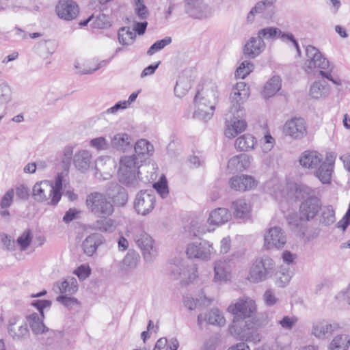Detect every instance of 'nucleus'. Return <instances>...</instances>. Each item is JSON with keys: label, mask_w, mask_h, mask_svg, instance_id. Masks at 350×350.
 Instances as JSON below:
<instances>
[{"label": "nucleus", "mask_w": 350, "mask_h": 350, "mask_svg": "<svg viewBox=\"0 0 350 350\" xmlns=\"http://www.w3.org/2000/svg\"><path fill=\"white\" fill-rule=\"evenodd\" d=\"M165 271L167 274L172 280H182L183 275H185L184 270L176 264L168 263L166 265Z\"/></svg>", "instance_id": "de8ad7c7"}, {"label": "nucleus", "mask_w": 350, "mask_h": 350, "mask_svg": "<svg viewBox=\"0 0 350 350\" xmlns=\"http://www.w3.org/2000/svg\"><path fill=\"white\" fill-rule=\"evenodd\" d=\"M103 237L98 233H93L83 241L82 247L85 254L91 256L96 251L99 245L103 243Z\"/></svg>", "instance_id": "a878e982"}, {"label": "nucleus", "mask_w": 350, "mask_h": 350, "mask_svg": "<svg viewBox=\"0 0 350 350\" xmlns=\"http://www.w3.org/2000/svg\"><path fill=\"white\" fill-rule=\"evenodd\" d=\"M274 13L275 6H271L260 0L258 1L250 11L247 16V21L250 23L254 22L256 14H260L263 18H271Z\"/></svg>", "instance_id": "a211bd4d"}, {"label": "nucleus", "mask_w": 350, "mask_h": 350, "mask_svg": "<svg viewBox=\"0 0 350 350\" xmlns=\"http://www.w3.org/2000/svg\"><path fill=\"white\" fill-rule=\"evenodd\" d=\"M334 159H327L323 161L314 170V174L323 184H329L331 182L334 168Z\"/></svg>", "instance_id": "b1692460"}, {"label": "nucleus", "mask_w": 350, "mask_h": 350, "mask_svg": "<svg viewBox=\"0 0 350 350\" xmlns=\"http://www.w3.org/2000/svg\"><path fill=\"white\" fill-rule=\"evenodd\" d=\"M52 182L43 180L36 183L32 189V197L38 202L47 203L53 196Z\"/></svg>", "instance_id": "f3484780"}, {"label": "nucleus", "mask_w": 350, "mask_h": 350, "mask_svg": "<svg viewBox=\"0 0 350 350\" xmlns=\"http://www.w3.org/2000/svg\"><path fill=\"white\" fill-rule=\"evenodd\" d=\"M265 46V42L261 38L252 37L245 44L243 54L245 57L254 59L261 53Z\"/></svg>", "instance_id": "4be33fe9"}, {"label": "nucleus", "mask_w": 350, "mask_h": 350, "mask_svg": "<svg viewBox=\"0 0 350 350\" xmlns=\"http://www.w3.org/2000/svg\"><path fill=\"white\" fill-rule=\"evenodd\" d=\"M319 222L325 226H329L336 221L335 211L332 206H321Z\"/></svg>", "instance_id": "4c0bfd02"}, {"label": "nucleus", "mask_w": 350, "mask_h": 350, "mask_svg": "<svg viewBox=\"0 0 350 350\" xmlns=\"http://www.w3.org/2000/svg\"><path fill=\"white\" fill-rule=\"evenodd\" d=\"M135 12L141 19H146L148 16L146 6L144 4V0H135Z\"/></svg>", "instance_id": "13d9d810"}, {"label": "nucleus", "mask_w": 350, "mask_h": 350, "mask_svg": "<svg viewBox=\"0 0 350 350\" xmlns=\"http://www.w3.org/2000/svg\"><path fill=\"white\" fill-rule=\"evenodd\" d=\"M297 258V255L292 253L288 250H285L282 254V259L284 263L290 265L295 263V260Z\"/></svg>", "instance_id": "774afa93"}, {"label": "nucleus", "mask_w": 350, "mask_h": 350, "mask_svg": "<svg viewBox=\"0 0 350 350\" xmlns=\"http://www.w3.org/2000/svg\"><path fill=\"white\" fill-rule=\"evenodd\" d=\"M284 132L294 139H301L306 135V122L301 118H293L288 120L284 126Z\"/></svg>", "instance_id": "dca6fc26"}, {"label": "nucleus", "mask_w": 350, "mask_h": 350, "mask_svg": "<svg viewBox=\"0 0 350 350\" xmlns=\"http://www.w3.org/2000/svg\"><path fill=\"white\" fill-rule=\"evenodd\" d=\"M191 88V84L183 77H180L174 88V92L178 96H181Z\"/></svg>", "instance_id": "603ef678"}, {"label": "nucleus", "mask_w": 350, "mask_h": 350, "mask_svg": "<svg viewBox=\"0 0 350 350\" xmlns=\"http://www.w3.org/2000/svg\"><path fill=\"white\" fill-rule=\"evenodd\" d=\"M118 40L122 45L131 44L136 38V34L134 31L131 30L129 27H122L118 31Z\"/></svg>", "instance_id": "79ce46f5"}, {"label": "nucleus", "mask_w": 350, "mask_h": 350, "mask_svg": "<svg viewBox=\"0 0 350 350\" xmlns=\"http://www.w3.org/2000/svg\"><path fill=\"white\" fill-rule=\"evenodd\" d=\"M306 55L305 70L306 72L310 73L315 68L326 70L329 68V61L323 57L317 48L308 45L306 47Z\"/></svg>", "instance_id": "1a4fd4ad"}, {"label": "nucleus", "mask_w": 350, "mask_h": 350, "mask_svg": "<svg viewBox=\"0 0 350 350\" xmlns=\"http://www.w3.org/2000/svg\"><path fill=\"white\" fill-rule=\"evenodd\" d=\"M185 12L190 16L202 19L211 15V9L204 0H185Z\"/></svg>", "instance_id": "2eb2a0df"}, {"label": "nucleus", "mask_w": 350, "mask_h": 350, "mask_svg": "<svg viewBox=\"0 0 350 350\" xmlns=\"http://www.w3.org/2000/svg\"><path fill=\"white\" fill-rule=\"evenodd\" d=\"M299 162L304 168L316 170L323 162V156L317 151L306 150L301 154Z\"/></svg>", "instance_id": "6ab92c4d"}, {"label": "nucleus", "mask_w": 350, "mask_h": 350, "mask_svg": "<svg viewBox=\"0 0 350 350\" xmlns=\"http://www.w3.org/2000/svg\"><path fill=\"white\" fill-rule=\"evenodd\" d=\"M231 218V213L226 208H217L212 211L208 221L211 224L219 226L228 221Z\"/></svg>", "instance_id": "cd10ccee"}, {"label": "nucleus", "mask_w": 350, "mask_h": 350, "mask_svg": "<svg viewBox=\"0 0 350 350\" xmlns=\"http://www.w3.org/2000/svg\"><path fill=\"white\" fill-rule=\"evenodd\" d=\"M91 273V269L88 265H81L76 270L74 273L79 278L81 281L87 278Z\"/></svg>", "instance_id": "e2e57ef3"}, {"label": "nucleus", "mask_w": 350, "mask_h": 350, "mask_svg": "<svg viewBox=\"0 0 350 350\" xmlns=\"http://www.w3.org/2000/svg\"><path fill=\"white\" fill-rule=\"evenodd\" d=\"M275 262L268 256L256 259L250 267L247 280L252 283L265 280L269 273L274 269Z\"/></svg>", "instance_id": "423d86ee"}, {"label": "nucleus", "mask_w": 350, "mask_h": 350, "mask_svg": "<svg viewBox=\"0 0 350 350\" xmlns=\"http://www.w3.org/2000/svg\"><path fill=\"white\" fill-rule=\"evenodd\" d=\"M255 138L250 134H245L236 139L235 147L240 151H249L254 148Z\"/></svg>", "instance_id": "e433bc0d"}, {"label": "nucleus", "mask_w": 350, "mask_h": 350, "mask_svg": "<svg viewBox=\"0 0 350 350\" xmlns=\"http://www.w3.org/2000/svg\"><path fill=\"white\" fill-rule=\"evenodd\" d=\"M215 282H228L231 279L232 268L227 260H219L214 266Z\"/></svg>", "instance_id": "aec40b11"}, {"label": "nucleus", "mask_w": 350, "mask_h": 350, "mask_svg": "<svg viewBox=\"0 0 350 350\" xmlns=\"http://www.w3.org/2000/svg\"><path fill=\"white\" fill-rule=\"evenodd\" d=\"M135 155L140 162H143L146 158L153 152V146L146 139H141L138 140L134 147Z\"/></svg>", "instance_id": "c85d7f7f"}, {"label": "nucleus", "mask_w": 350, "mask_h": 350, "mask_svg": "<svg viewBox=\"0 0 350 350\" xmlns=\"http://www.w3.org/2000/svg\"><path fill=\"white\" fill-rule=\"evenodd\" d=\"M142 163L135 154L122 157L119 163V181L128 187H138L140 172L137 170Z\"/></svg>", "instance_id": "7ed1b4c3"}, {"label": "nucleus", "mask_w": 350, "mask_h": 350, "mask_svg": "<svg viewBox=\"0 0 350 350\" xmlns=\"http://www.w3.org/2000/svg\"><path fill=\"white\" fill-rule=\"evenodd\" d=\"M214 252L212 244L206 240H200L189 243L187 247V255L189 258H197L208 260Z\"/></svg>", "instance_id": "9b49d317"}, {"label": "nucleus", "mask_w": 350, "mask_h": 350, "mask_svg": "<svg viewBox=\"0 0 350 350\" xmlns=\"http://www.w3.org/2000/svg\"><path fill=\"white\" fill-rule=\"evenodd\" d=\"M31 232L30 230H27L17 239V243L21 250H25L31 244Z\"/></svg>", "instance_id": "5fc2aeb1"}, {"label": "nucleus", "mask_w": 350, "mask_h": 350, "mask_svg": "<svg viewBox=\"0 0 350 350\" xmlns=\"http://www.w3.org/2000/svg\"><path fill=\"white\" fill-rule=\"evenodd\" d=\"M91 160L92 154L86 150H79L73 157V163L75 167L82 172L88 170Z\"/></svg>", "instance_id": "bb28decb"}, {"label": "nucleus", "mask_w": 350, "mask_h": 350, "mask_svg": "<svg viewBox=\"0 0 350 350\" xmlns=\"http://www.w3.org/2000/svg\"><path fill=\"white\" fill-rule=\"evenodd\" d=\"M108 216H101V218L96 220L94 224V228L103 232H111L116 229V221L107 218Z\"/></svg>", "instance_id": "58836bf2"}, {"label": "nucleus", "mask_w": 350, "mask_h": 350, "mask_svg": "<svg viewBox=\"0 0 350 350\" xmlns=\"http://www.w3.org/2000/svg\"><path fill=\"white\" fill-rule=\"evenodd\" d=\"M133 239L142 250L145 261L152 262L158 254L157 248L153 239L141 229H137L135 231Z\"/></svg>", "instance_id": "0eeeda50"}, {"label": "nucleus", "mask_w": 350, "mask_h": 350, "mask_svg": "<svg viewBox=\"0 0 350 350\" xmlns=\"http://www.w3.org/2000/svg\"><path fill=\"white\" fill-rule=\"evenodd\" d=\"M334 328H336L335 325L327 322H317L312 326V334L318 338H325L332 334Z\"/></svg>", "instance_id": "c756f323"}, {"label": "nucleus", "mask_w": 350, "mask_h": 350, "mask_svg": "<svg viewBox=\"0 0 350 350\" xmlns=\"http://www.w3.org/2000/svg\"><path fill=\"white\" fill-rule=\"evenodd\" d=\"M154 188L161 195L163 198H165L168 193V187L166 181L157 182L154 184Z\"/></svg>", "instance_id": "338daca9"}, {"label": "nucleus", "mask_w": 350, "mask_h": 350, "mask_svg": "<svg viewBox=\"0 0 350 350\" xmlns=\"http://www.w3.org/2000/svg\"><path fill=\"white\" fill-rule=\"evenodd\" d=\"M65 174V172L63 171L61 173H58L55 177V183H52V187L53 191V196L51 200L48 202L49 205L56 206L61 200L62 198V190L63 186V177Z\"/></svg>", "instance_id": "72a5a7b5"}, {"label": "nucleus", "mask_w": 350, "mask_h": 350, "mask_svg": "<svg viewBox=\"0 0 350 350\" xmlns=\"http://www.w3.org/2000/svg\"><path fill=\"white\" fill-rule=\"evenodd\" d=\"M257 306L254 300L249 297H243L228 307V311L234 318L245 319L252 317L256 312Z\"/></svg>", "instance_id": "6e6552de"}, {"label": "nucleus", "mask_w": 350, "mask_h": 350, "mask_svg": "<svg viewBox=\"0 0 350 350\" xmlns=\"http://www.w3.org/2000/svg\"><path fill=\"white\" fill-rule=\"evenodd\" d=\"M138 260V255L135 252H128L124 258L123 262L125 265L130 267H135Z\"/></svg>", "instance_id": "0e129e2a"}, {"label": "nucleus", "mask_w": 350, "mask_h": 350, "mask_svg": "<svg viewBox=\"0 0 350 350\" xmlns=\"http://www.w3.org/2000/svg\"><path fill=\"white\" fill-rule=\"evenodd\" d=\"M264 246L267 250L280 249L286 243L285 232L280 227H273L268 230L264 236Z\"/></svg>", "instance_id": "ddd939ff"}, {"label": "nucleus", "mask_w": 350, "mask_h": 350, "mask_svg": "<svg viewBox=\"0 0 350 350\" xmlns=\"http://www.w3.org/2000/svg\"><path fill=\"white\" fill-rule=\"evenodd\" d=\"M130 137L126 133H118L111 139V145L118 150H124L130 144Z\"/></svg>", "instance_id": "a18cd8bd"}, {"label": "nucleus", "mask_w": 350, "mask_h": 350, "mask_svg": "<svg viewBox=\"0 0 350 350\" xmlns=\"http://www.w3.org/2000/svg\"><path fill=\"white\" fill-rule=\"evenodd\" d=\"M250 94V88L244 82H239L232 88L230 94L231 106L225 114V135L233 138L244 131L247 123L244 119L245 112L243 104Z\"/></svg>", "instance_id": "f257e3e1"}, {"label": "nucleus", "mask_w": 350, "mask_h": 350, "mask_svg": "<svg viewBox=\"0 0 350 350\" xmlns=\"http://www.w3.org/2000/svg\"><path fill=\"white\" fill-rule=\"evenodd\" d=\"M172 41V38L170 36H166L163 39L156 41L147 51V55L149 56L154 55L171 44Z\"/></svg>", "instance_id": "09e8293b"}, {"label": "nucleus", "mask_w": 350, "mask_h": 350, "mask_svg": "<svg viewBox=\"0 0 350 350\" xmlns=\"http://www.w3.org/2000/svg\"><path fill=\"white\" fill-rule=\"evenodd\" d=\"M298 321L295 316H284L278 321V324L285 330H291Z\"/></svg>", "instance_id": "864d4df0"}, {"label": "nucleus", "mask_w": 350, "mask_h": 350, "mask_svg": "<svg viewBox=\"0 0 350 350\" xmlns=\"http://www.w3.org/2000/svg\"><path fill=\"white\" fill-rule=\"evenodd\" d=\"M90 144L92 147L98 150H107L109 147L108 143L103 137H99L90 140Z\"/></svg>", "instance_id": "bf43d9fd"}, {"label": "nucleus", "mask_w": 350, "mask_h": 350, "mask_svg": "<svg viewBox=\"0 0 350 350\" xmlns=\"http://www.w3.org/2000/svg\"><path fill=\"white\" fill-rule=\"evenodd\" d=\"M232 208L236 217L247 219L250 217L251 207L245 200L239 199L232 202Z\"/></svg>", "instance_id": "7c9ffc66"}, {"label": "nucleus", "mask_w": 350, "mask_h": 350, "mask_svg": "<svg viewBox=\"0 0 350 350\" xmlns=\"http://www.w3.org/2000/svg\"><path fill=\"white\" fill-rule=\"evenodd\" d=\"M329 94V87L325 81H314L310 88V95L314 99L326 97Z\"/></svg>", "instance_id": "473e14b6"}, {"label": "nucleus", "mask_w": 350, "mask_h": 350, "mask_svg": "<svg viewBox=\"0 0 350 350\" xmlns=\"http://www.w3.org/2000/svg\"><path fill=\"white\" fill-rule=\"evenodd\" d=\"M56 300L69 310H71L74 306L79 305V301L74 297L59 295L57 297Z\"/></svg>", "instance_id": "6e6d98bb"}, {"label": "nucleus", "mask_w": 350, "mask_h": 350, "mask_svg": "<svg viewBox=\"0 0 350 350\" xmlns=\"http://www.w3.org/2000/svg\"><path fill=\"white\" fill-rule=\"evenodd\" d=\"M350 340L347 335L336 336L331 342L329 350H347Z\"/></svg>", "instance_id": "c03bdc74"}, {"label": "nucleus", "mask_w": 350, "mask_h": 350, "mask_svg": "<svg viewBox=\"0 0 350 350\" xmlns=\"http://www.w3.org/2000/svg\"><path fill=\"white\" fill-rule=\"evenodd\" d=\"M286 33L282 32L280 29L274 27H267L261 29L258 32V38L266 40H274L277 38L282 39V35Z\"/></svg>", "instance_id": "ea45409f"}, {"label": "nucleus", "mask_w": 350, "mask_h": 350, "mask_svg": "<svg viewBox=\"0 0 350 350\" xmlns=\"http://www.w3.org/2000/svg\"><path fill=\"white\" fill-rule=\"evenodd\" d=\"M252 157L246 154H241L239 156L232 157L228 161V167L237 165V169H247L251 163Z\"/></svg>", "instance_id": "a19ab883"}, {"label": "nucleus", "mask_w": 350, "mask_h": 350, "mask_svg": "<svg viewBox=\"0 0 350 350\" xmlns=\"http://www.w3.org/2000/svg\"><path fill=\"white\" fill-rule=\"evenodd\" d=\"M230 186L236 191H244L252 189L255 185V180L251 176H235L230 178Z\"/></svg>", "instance_id": "393cba45"}, {"label": "nucleus", "mask_w": 350, "mask_h": 350, "mask_svg": "<svg viewBox=\"0 0 350 350\" xmlns=\"http://www.w3.org/2000/svg\"><path fill=\"white\" fill-rule=\"evenodd\" d=\"M254 64L248 61H243L236 70V76L244 79L253 70Z\"/></svg>", "instance_id": "3c124183"}, {"label": "nucleus", "mask_w": 350, "mask_h": 350, "mask_svg": "<svg viewBox=\"0 0 350 350\" xmlns=\"http://www.w3.org/2000/svg\"><path fill=\"white\" fill-rule=\"evenodd\" d=\"M185 275H183L180 284H189L198 278V270L195 266L189 267L184 269Z\"/></svg>", "instance_id": "8fccbe9b"}, {"label": "nucleus", "mask_w": 350, "mask_h": 350, "mask_svg": "<svg viewBox=\"0 0 350 350\" xmlns=\"http://www.w3.org/2000/svg\"><path fill=\"white\" fill-rule=\"evenodd\" d=\"M58 17L66 21L75 19L79 14V7L73 0H59L55 6Z\"/></svg>", "instance_id": "4468645a"}, {"label": "nucleus", "mask_w": 350, "mask_h": 350, "mask_svg": "<svg viewBox=\"0 0 350 350\" xmlns=\"http://www.w3.org/2000/svg\"><path fill=\"white\" fill-rule=\"evenodd\" d=\"M213 300V299L207 297L205 295L203 294V293L201 295H200V297L197 298L196 300L189 295H185L183 297V304L185 306L190 310H195L198 304L203 305L204 306H208L211 305Z\"/></svg>", "instance_id": "c9c22d12"}, {"label": "nucleus", "mask_w": 350, "mask_h": 350, "mask_svg": "<svg viewBox=\"0 0 350 350\" xmlns=\"http://www.w3.org/2000/svg\"><path fill=\"white\" fill-rule=\"evenodd\" d=\"M282 81L280 77L273 76L265 84L262 92L264 98H270L275 95L281 88Z\"/></svg>", "instance_id": "f704fd0d"}, {"label": "nucleus", "mask_w": 350, "mask_h": 350, "mask_svg": "<svg viewBox=\"0 0 350 350\" xmlns=\"http://www.w3.org/2000/svg\"><path fill=\"white\" fill-rule=\"evenodd\" d=\"M207 323L211 325L222 327L226 323V319L218 309L214 308L206 314Z\"/></svg>", "instance_id": "37998d69"}, {"label": "nucleus", "mask_w": 350, "mask_h": 350, "mask_svg": "<svg viewBox=\"0 0 350 350\" xmlns=\"http://www.w3.org/2000/svg\"><path fill=\"white\" fill-rule=\"evenodd\" d=\"M42 318H40L37 313H32L27 317V322L35 334H41L49 331L42 322Z\"/></svg>", "instance_id": "2f4dec72"}, {"label": "nucleus", "mask_w": 350, "mask_h": 350, "mask_svg": "<svg viewBox=\"0 0 350 350\" xmlns=\"http://www.w3.org/2000/svg\"><path fill=\"white\" fill-rule=\"evenodd\" d=\"M218 98L217 86L215 83H210L201 91L198 90L193 99L196 105L194 116L204 121L210 120Z\"/></svg>", "instance_id": "f03ea898"}, {"label": "nucleus", "mask_w": 350, "mask_h": 350, "mask_svg": "<svg viewBox=\"0 0 350 350\" xmlns=\"http://www.w3.org/2000/svg\"><path fill=\"white\" fill-rule=\"evenodd\" d=\"M14 195V192L13 189L8 190L4 194L0 202V206L1 208H8L11 206L13 201Z\"/></svg>", "instance_id": "680f3d73"}, {"label": "nucleus", "mask_w": 350, "mask_h": 350, "mask_svg": "<svg viewBox=\"0 0 350 350\" xmlns=\"http://www.w3.org/2000/svg\"><path fill=\"white\" fill-rule=\"evenodd\" d=\"M155 196L152 190H141L136 196L134 208L138 214L146 215L154 208Z\"/></svg>", "instance_id": "f8f14e48"}, {"label": "nucleus", "mask_w": 350, "mask_h": 350, "mask_svg": "<svg viewBox=\"0 0 350 350\" xmlns=\"http://www.w3.org/2000/svg\"><path fill=\"white\" fill-rule=\"evenodd\" d=\"M12 100V89L5 81L0 82V106L7 104Z\"/></svg>", "instance_id": "49530a36"}, {"label": "nucleus", "mask_w": 350, "mask_h": 350, "mask_svg": "<svg viewBox=\"0 0 350 350\" xmlns=\"http://www.w3.org/2000/svg\"><path fill=\"white\" fill-rule=\"evenodd\" d=\"M8 331L10 336L14 340H21L29 334L27 325L19 322L17 317H12L9 320Z\"/></svg>", "instance_id": "412c9836"}, {"label": "nucleus", "mask_w": 350, "mask_h": 350, "mask_svg": "<svg viewBox=\"0 0 350 350\" xmlns=\"http://www.w3.org/2000/svg\"><path fill=\"white\" fill-rule=\"evenodd\" d=\"M85 204L88 211L97 216H110L114 211L111 202L99 192H92L88 195Z\"/></svg>", "instance_id": "39448f33"}, {"label": "nucleus", "mask_w": 350, "mask_h": 350, "mask_svg": "<svg viewBox=\"0 0 350 350\" xmlns=\"http://www.w3.org/2000/svg\"><path fill=\"white\" fill-rule=\"evenodd\" d=\"M55 287L54 291L56 293L66 297H72V295L77 291V286H55Z\"/></svg>", "instance_id": "4d7b16f0"}, {"label": "nucleus", "mask_w": 350, "mask_h": 350, "mask_svg": "<svg viewBox=\"0 0 350 350\" xmlns=\"http://www.w3.org/2000/svg\"><path fill=\"white\" fill-rule=\"evenodd\" d=\"M263 297L265 304L269 306L275 305L278 301V299L271 289H268L265 291Z\"/></svg>", "instance_id": "69168bd1"}, {"label": "nucleus", "mask_w": 350, "mask_h": 350, "mask_svg": "<svg viewBox=\"0 0 350 350\" xmlns=\"http://www.w3.org/2000/svg\"><path fill=\"white\" fill-rule=\"evenodd\" d=\"M300 192L304 199L299 206V217L302 222H307L313 219L321 208V200L316 196V191L312 188L303 185L300 187Z\"/></svg>", "instance_id": "20e7f679"}, {"label": "nucleus", "mask_w": 350, "mask_h": 350, "mask_svg": "<svg viewBox=\"0 0 350 350\" xmlns=\"http://www.w3.org/2000/svg\"><path fill=\"white\" fill-rule=\"evenodd\" d=\"M108 196L118 206L125 205L128 200V194L126 189L116 183H111L109 186Z\"/></svg>", "instance_id": "5701e85b"}, {"label": "nucleus", "mask_w": 350, "mask_h": 350, "mask_svg": "<svg viewBox=\"0 0 350 350\" xmlns=\"http://www.w3.org/2000/svg\"><path fill=\"white\" fill-rule=\"evenodd\" d=\"M111 26L109 18L105 14H99L94 21V27L105 29Z\"/></svg>", "instance_id": "052dcab7"}, {"label": "nucleus", "mask_w": 350, "mask_h": 350, "mask_svg": "<svg viewBox=\"0 0 350 350\" xmlns=\"http://www.w3.org/2000/svg\"><path fill=\"white\" fill-rule=\"evenodd\" d=\"M286 219L291 230L305 238L306 241H310L319 237L318 228H310L307 222L301 221L296 215H288Z\"/></svg>", "instance_id": "9d476101"}]
</instances>
